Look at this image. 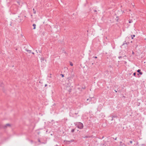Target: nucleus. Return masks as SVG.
<instances>
[{"instance_id": "nucleus-14", "label": "nucleus", "mask_w": 146, "mask_h": 146, "mask_svg": "<svg viewBox=\"0 0 146 146\" xmlns=\"http://www.w3.org/2000/svg\"><path fill=\"white\" fill-rule=\"evenodd\" d=\"M136 73L135 72H134L133 74V75L134 76H135L136 75Z\"/></svg>"}, {"instance_id": "nucleus-3", "label": "nucleus", "mask_w": 146, "mask_h": 146, "mask_svg": "<svg viewBox=\"0 0 146 146\" xmlns=\"http://www.w3.org/2000/svg\"><path fill=\"white\" fill-rule=\"evenodd\" d=\"M64 142L67 144H68L70 143V141L64 140Z\"/></svg>"}, {"instance_id": "nucleus-1", "label": "nucleus", "mask_w": 146, "mask_h": 146, "mask_svg": "<svg viewBox=\"0 0 146 146\" xmlns=\"http://www.w3.org/2000/svg\"><path fill=\"white\" fill-rule=\"evenodd\" d=\"M77 126L78 128L82 129L83 127V125L81 122H78L77 124Z\"/></svg>"}, {"instance_id": "nucleus-31", "label": "nucleus", "mask_w": 146, "mask_h": 146, "mask_svg": "<svg viewBox=\"0 0 146 146\" xmlns=\"http://www.w3.org/2000/svg\"><path fill=\"white\" fill-rule=\"evenodd\" d=\"M31 141V142H32V141Z\"/></svg>"}, {"instance_id": "nucleus-15", "label": "nucleus", "mask_w": 146, "mask_h": 146, "mask_svg": "<svg viewBox=\"0 0 146 146\" xmlns=\"http://www.w3.org/2000/svg\"><path fill=\"white\" fill-rule=\"evenodd\" d=\"M70 65L71 66H72L73 64L71 62L70 63Z\"/></svg>"}, {"instance_id": "nucleus-16", "label": "nucleus", "mask_w": 146, "mask_h": 146, "mask_svg": "<svg viewBox=\"0 0 146 146\" xmlns=\"http://www.w3.org/2000/svg\"><path fill=\"white\" fill-rule=\"evenodd\" d=\"M132 22V20H131V21H129V23H131Z\"/></svg>"}, {"instance_id": "nucleus-20", "label": "nucleus", "mask_w": 146, "mask_h": 146, "mask_svg": "<svg viewBox=\"0 0 146 146\" xmlns=\"http://www.w3.org/2000/svg\"><path fill=\"white\" fill-rule=\"evenodd\" d=\"M130 143H132V141H130Z\"/></svg>"}, {"instance_id": "nucleus-8", "label": "nucleus", "mask_w": 146, "mask_h": 146, "mask_svg": "<svg viewBox=\"0 0 146 146\" xmlns=\"http://www.w3.org/2000/svg\"><path fill=\"white\" fill-rule=\"evenodd\" d=\"M132 39H133V38L135 36V35H132L131 36Z\"/></svg>"}, {"instance_id": "nucleus-30", "label": "nucleus", "mask_w": 146, "mask_h": 146, "mask_svg": "<svg viewBox=\"0 0 146 146\" xmlns=\"http://www.w3.org/2000/svg\"><path fill=\"white\" fill-rule=\"evenodd\" d=\"M75 114L76 115L77 113H75Z\"/></svg>"}, {"instance_id": "nucleus-10", "label": "nucleus", "mask_w": 146, "mask_h": 146, "mask_svg": "<svg viewBox=\"0 0 146 146\" xmlns=\"http://www.w3.org/2000/svg\"><path fill=\"white\" fill-rule=\"evenodd\" d=\"M74 139H72L70 141V143L71 142H74Z\"/></svg>"}, {"instance_id": "nucleus-11", "label": "nucleus", "mask_w": 146, "mask_h": 146, "mask_svg": "<svg viewBox=\"0 0 146 146\" xmlns=\"http://www.w3.org/2000/svg\"><path fill=\"white\" fill-rule=\"evenodd\" d=\"M113 117H113V116H112L111 117V120L112 121V120H113Z\"/></svg>"}, {"instance_id": "nucleus-19", "label": "nucleus", "mask_w": 146, "mask_h": 146, "mask_svg": "<svg viewBox=\"0 0 146 146\" xmlns=\"http://www.w3.org/2000/svg\"><path fill=\"white\" fill-rule=\"evenodd\" d=\"M121 58V56H119V57H118V58H119V59H120V58Z\"/></svg>"}, {"instance_id": "nucleus-13", "label": "nucleus", "mask_w": 146, "mask_h": 146, "mask_svg": "<svg viewBox=\"0 0 146 146\" xmlns=\"http://www.w3.org/2000/svg\"><path fill=\"white\" fill-rule=\"evenodd\" d=\"M17 2L18 4L19 5H21V4H20V1H18Z\"/></svg>"}, {"instance_id": "nucleus-28", "label": "nucleus", "mask_w": 146, "mask_h": 146, "mask_svg": "<svg viewBox=\"0 0 146 146\" xmlns=\"http://www.w3.org/2000/svg\"><path fill=\"white\" fill-rule=\"evenodd\" d=\"M34 13H35V11H34Z\"/></svg>"}, {"instance_id": "nucleus-7", "label": "nucleus", "mask_w": 146, "mask_h": 146, "mask_svg": "<svg viewBox=\"0 0 146 146\" xmlns=\"http://www.w3.org/2000/svg\"><path fill=\"white\" fill-rule=\"evenodd\" d=\"M33 26L34 27L33 29H35V28H36V24H33Z\"/></svg>"}, {"instance_id": "nucleus-23", "label": "nucleus", "mask_w": 146, "mask_h": 146, "mask_svg": "<svg viewBox=\"0 0 146 146\" xmlns=\"http://www.w3.org/2000/svg\"><path fill=\"white\" fill-rule=\"evenodd\" d=\"M47 86V84H46L45 85V86Z\"/></svg>"}, {"instance_id": "nucleus-9", "label": "nucleus", "mask_w": 146, "mask_h": 146, "mask_svg": "<svg viewBox=\"0 0 146 146\" xmlns=\"http://www.w3.org/2000/svg\"><path fill=\"white\" fill-rule=\"evenodd\" d=\"M26 51L28 52L29 53H31V50H27Z\"/></svg>"}, {"instance_id": "nucleus-26", "label": "nucleus", "mask_w": 146, "mask_h": 146, "mask_svg": "<svg viewBox=\"0 0 146 146\" xmlns=\"http://www.w3.org/2000/svg\"><path fill=\"white\" fill-rule=\"evenodd\" d=\"M115 92H117V91H116V90H115Z\"/></svg>"}, {"instance_id": "nucleus-5", "label": "nucleus", "mask_w": 146, "mask_h": 146, "mask_svg": "<svg viewBox=\"0 0 146 146\" xmlns=\"http://www.w3.org/2000/svg\"><path fill=\"white\" fill-rule=\"evenodd\" d=\"M41 61V62L43 61L44 60V57H41L40 58Z\"/></svg>"}, {"instance_id": "nucleus-29", "label": "nucleus", "mask_w": 146, "mask_h": 146, "mask_svg": "<svg viewBox=\"0 0 146 146\" xmlns=\"http://www.w3.org/2000/svg\"><path fill=\"white\" fill-rule=\"evenodd\" d=\"M34 13H35V11H34Z\"/></svg>"}, {"instance_id": "nucleus-18", "label": "nucleus", "mask_w": 146, "mask_h": 146, "mask_svg": "<svg viewBox=\"0 0 146 146\" xmlns=\"http://www.w3.org/2000/svg\"><path fill=\"white\" fill-rule=\"evenodd\" d=\"M93 58H97V56H93Z\"/></svg>"}, {"instance_id": "nucleus-22", "label": "nucleus", "mask_w": 146, "mask_h": 146, "mask_svg": "<svg viewBox=\"0 0 146 146\" xmlns=\"http://www.w3.org/2000/svg\"><path fill=\"white\" fill-rule=\"evenodd\" d=\"M38 141L39 142H40V139H38Z\"/></svg>"}, {"instance_id": "nucleus-21", "label": "nucleus", "mask_w": 146, "mask_h": 146, "mask_svg": "<svg viewBox=\"0 0 146 146\" xmlns=\"http://www.w3.org/2000/svg\"><path fill=\"white\" fill-rule=\"evenodd\" d=\"M94 12H96L97 11L96 10H94Z\"/></svg>"}, {"instance_id": "nucleus-24", "label": "nucleus", "mask_w": 146, "mask_h": 146, "mask_svg": "<svg viewBox=\"0 0 146 146\" xmlns=\"http://www.w3.org/2000/svg\"><path fill=\"white\" fill-rule=\"evenodd\" d=\"M32 53L33 54H34V53L33 52H32Z\"/></svg>"}, {"instance_id": "nucleus-2", "label": "nucleus", "mask_w": 146, "mask_h": 146, "mask_svg": "<svg viewBox=\"0 0 146 146\" xmlns=\"http://www.w3.org/2000/svg\"><path fill=\"white\" fill-rule=\"evenodd\" d=\"M95 98H94V97H92V98H90L88 99H87V100H89L90 101H92V100H95Z\"/></svg>"}, {"instance_id": "nucleus-27", "label": "nucleus", "mask_w": 146, "mask_h": 146, "mask_svg": "<svg viewBox=\"0 0 146 146\" xmlns=\"http://www.w3.org/2000/svg\"><path fill=\"white\" fill-rule=\"evenodd\" d=\"M57 145H55V146H57Z\"/></svg>"}, {"instance_id": "nucleus-17", "label": "nucleus", "mask_w": 146, "mask_h": 146, "mask_svg": "<svg viewBox=\"0 0 146 146\" xmlns=\"http://www.w3.org/2000/svg\"><path fill=\"white\" fill-rule=\"evenodd\" d=\"M61 75L62 76V77H64V75L63 74H61Z\"/></svg>"}, {"instance_id": "nucleus-4", "label": "nucleus", "mask_w": 146, "mask_h": 146, "mask_svg": "<svg viewBox=\"0 0 146 146\" xmlns=\"http://www.w3.org/2000/svg\"><path fill=\"white\" fill-rule=\"evenodd\" d=\"M137 72H139V74L141 75H142V73L141 72V70L140 69H138L137 70Z\"/></svg>"}, {"instance_id": "nucleus-25", "label": "nucleus", "mask_w": 146, "mask_h": 146, "mask_svg": "<svg viewBox=\"0 0 146 146\" xmlns=\"http://www.w3.org/2000/svg\"><path fill=\"white\" fill-rule=\"evenodd\" d=\"M132 54H134V52L133 51L132 52Z\"/></svg>"}, {"instance_id": "nucleus-6", "label": "nucleus", "mask_w": 146, "mask_h": 146, "mask_svg": "<svg viewBox=\"0 0 146 146\" xmlns=\"http://www.w3.org/2000/svg\"><path fill=\"white\" fill-rule=\"evenodd\" d=\"M10 125L9 124H6L4 126V127H7V126H10Z\"/></svg>"}, {"instance_id": "nucleus-12", "label": "nucleus", "mask_w": 146, "mask_h": 146, "mask_svg": "<svg viewBox=\"0 0 146 146\" xmlns=\"http://www.w3.org/2000/svg\"><path fill=\"white\" fill-rule=\"evenodd\" d=\"M75 129H73L71 130V132H74V131Z\"/></svg>"}]
</instances>
